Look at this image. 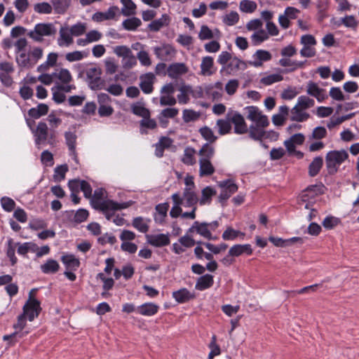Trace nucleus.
I'll use <instances>...</instances> for the list:
<instances>
[{
	"label": "nucleus",
	"mask_w": 359,
	"mask_h": 359,
	"mask_svg": "<svg viewBox=\"0 0 359 359\" xmlns=\"http://www.w3.org/2000/svg\"><path fill=\"white\" fill-rule=\"evenodd\" d=\"M212 285L213 276L210 274H205L198 279L195 287L198 290L203 291L210 287Z\"/></svg>",
	"instance_id": "58836bf2"
},
{
	"label": "nucleus",
	"mask_w": 359,
	"mask_h": 359,
	"mask_svg": "<svg viewBox=\"0 0 359 359\" xmlns=\"http://www.w3.org/2000/svg\"><path fill=\"white\" fill-rule=\"evenodd\" d=\"M22 315L28 318L29 321H32L37 318L41 310V303L37 299H27L22 308Z\"/></svg>",
	"instance_id": "ddd939ff"
},
{
	"label": "nucleus",
	"mask_w": 359,
	"mask_h": 359,
	"mask_svg": "<svg viewBox=\"0 0 359 359\" xmlns=\"http://www.w3.org/2000/svg\"><path fill=\"white\" fill-rule=\"evenodd\" d=\"M327 132L325 127L318 126L313 128L311 135H309V141L320 140L327 136Z\"/></svg>",
	"instance_id": "6e6d98bb"
},
{
	"label": "nucleus",
	"mask_w": 359,
	"mask_h": 359,
	"mask_svg": "<svg viewBox=\"0 0 359 359\" xmlns=\"http://www.w3.org/2000/svg\"><path fill=\"white\" fill-rule=\"evenodd\" d=\"M154 79V75L152 73H147L140 76V86L143 93L150 94L153 92Z\"/></svg>",
	"instance_id": "bb28decb"
},
{
	"label": "nucleus",
	"mask_w": 359,
	"mask_h": 359,
	"mask_svg": "<svg viewBox=\"0 0 359 359\" xmlns=\"http://www.w3.org/2000/svg\"><path fill=\"white\" fill-rule=\"evenodd\" d=\"M168 203H159L156 205L154 218L156 223L162 224L165 222V218L168 215V211L169 209Z\"/></svg>",
	"instance_id": "a878e982"
},
{
	"label": "nucleus",
	"mask_w": 359,
	"mask_h": 359,
	"mask_svg": "<svg viewBox=\"0 0 359 359\" xmlns=\"http://www.w3.org/2000/svg\"><path fill=\"white\" fill-rule=\"evenodd\" d=\"M323 164V159L320 156L313 158L309 167V173L311 177H314L318 174Z\"/></svg>",
	"instance_id": "603ef678"
},
{
	"label": "nucleus",
	"mask_w": 359,
	"mask_h": 359,
	"mask_svg": "<svg viewBox=\"0 0 359 359\" xmlns=\"http://www.w3.org/2000/svg\"><path fill=\"white\" fill-rule=\"evenodd\" d=\"M149 219H144L142 217H137L133 220V226L142 233H146L149 230L148 222Z\"/></svg>",
	"instance_id": "13d9d810"
},
{
	"label": "nucleus",
	"mask_w": 359,
	"mask_h": 359,
	"mask_svg": "<svg viewBox=\"0 0 359 359\" xmlns=\"http://www.w3.org/2000/svg\"><path fill=\"white\" fill-rule=\"evenodd\" d=\"M183 205L187 208L196 207L199 198L195 189H184L182 196Z\"/></svg>",
	"instance_id": "412c9836"
},
{
	"label": "nucleus",
	"mask_w": 359,
	"mask_h": 359,
	"mask_svg": "<svg viewBox=\"0 0 359 359\" xmlns=\"http://www.w3.org/2000/svg\"><path fill=\"white\" fill-rule=\"evenodd\" d=\"M310 115L304 109H302L296 104L294 107L290 110V120L297 122L306 121Z\"/></svg>",
	"instance_id": "7c9ffc66"
},
{
	"label": "nucleus",
	"mask_w": 359,
	"mask_h": 359,
	"mask_svg": "<svg viewBox=\"0 0 359 359\" xmlns=\"http://www.w3.org/2000/svg\"><path fill=\"white\" fill-rule=\"evenodd\" d=\"M168 75L171 79H177L189 72L188 67L182 62H175L168 67Z\"/></svg>",
	"instance_id": "4be33fe9"
},
{
	"label": "nucleus",
	"mask_w": 359,
	"mask_h": 359,
	"mask_svg": "<svg viewBox=\"0 0 359 359\" xmlns=\"http://www.w3.org/2000/svg\"><path fill=\"white\" fill-rule=\"evenodd\" d=\"M257 8L256 2L250 0H242L239 4V9L245 13H252Z\"/></svg>",
	"instance_id": "052dcab7"
},
{
	"label": "nucleus",
	"mask_w": 359,
	"mask_h": 359,
	"mask_svg": "<svg viewBox=\"0 0 359 359\" xmlns=\"http://www.w3.org/2000/svg\"><path fill=\"white\" fill-rule=\"evenodd\" d=\"M102 190H95L94 198L93 201V207L96 210L101 211L109 220L114 216V212L128 208L130 205L129 202L118 203L112 200H102Z\"/></svg>",
	"instance_id": "f257e3e1"
},
{
	"label": "nucleus",
	"mask_w": 359,
	"mask_h": 359,
	"mask_svg": "<svg viewBox=\"0 0 359 359\" xmlns=\"http://www.w3.org/2000/svg\"><path fill=\"white\" fill-rule=\"evenodd\" d=\"M306 93L311 96L316 97L319 102L327 98L326 90L320 88L317 83L311 81L307 84Z\"/></svg>",
	"instance_id": "aec40b11"
},
{
	"label": "nucleus",
	"mask_w": 359,
	"mask_h": 359,
	"mask_svg": "<svg viewBox=\"0 0 359 359\" xmlns=\"http://www.w3.org/2000/svg\"><path fill=\"white\" fill-rule=\"evenodd\" d=\"M48 123V128L53 129L54 131H57V128L62 123V118H60V111H53L47 116L46 118Z\"/></svg>",
	"instance_id": "ea45409f"
},
{
	"label": "nucleus",
	"mask_w": 359,
	"mask_h": 359,
	"mask_svg": "<svg viewBox=\"0 0 359 359\" xmlns=\"http://www.w3.org/2000/svg\"><path fill=\"white\" fill-rule=\"evenodd\" d=\"M245 68V62L238 57H233L226 66L222 67L220 72H226L227 74H233L239 69Z\"/></svg>",
	"instance_id": "5701e85b"
},
{
	"label": "nucleus",
	"mask_w": 359,
	"mask_h": 359,
	"mask_svg": "<svg viewBox=\"0 0 359 359\" xmlns=\"http://www.w3.org/2000/svg\"><path fill=\"white\" fill-rule=\"evenodd\" d=\"M105 72L107 74H114L118 69V65L114 57H107L104 61Z\"/></svg>",
	"instance_id": "69168bd1"
},
{
	"label": "nucleus",
	"mask_w": 359,
	"mask_h": 359,
	"mask_svg": "<svg viewBox=\"0 0 359 359\" xmlns=\"http://www.w3.org/2000/svg\"><path fill=\"white\" fill-rule=\"evenodd\" d=\"M118 8L116 6H111L106 12H96L92 16V20L95 22H102L114 19L116 15Z\"/></svg>",
	"instance_id": "cd10ccee"
},
{
	"label": "nucleus",
	"mask_w": 359,
	"mask_h": 359,
	"mask_svg": "<svg viewBox=\"0 0 359 359\" xmlns=\"http://www.w3.org/2000/svg\"><path fill=\"white\" fill-rule=\"evenodd\" d=\"M247 119L253 122L255 126H268L269 121L268 117L255 106H248L243 109Z\"/></svg>",
	"instance_id": "9b49d317"
},
{
	"label": "nucleus",
	"mask_w": 359,
	"mask_h": 359,
	"mask_svg": "<svg viewBox=\"0 0 359 359\" xmlns=\"http://www.w3.org/2000/svg\"><path fill=\"white\" fill-rule=\"evenodd\" d=\"M34 11L38 14H50L53 6L48 2L37 3L34 5Z\"/></svg>",
	"instance_id": "680f3d73"
},
{
	"label": "nucleus",
	"mask_w": 359,
	"mask_h": 359,
	"mask_svg": "<svg viewBox=\"0 0 359 359\" xmlns=\"http://www.w3.org/2000/svg\"><path fill=\"white\" fill-rule=\"evenodd\" d=\"M147 238L148 243L155 247H163L170 243L169 236L164 233L149 235Z\"/></svg>",
	"instance_id": "c85d7f7f"
},
{
	"label": "nucleus",
	"mask_w": 359,
	"mask_h": 359,
	"mask_svg": "<svg viewBox=\"0 0 359 359\" xmlns=\"http://www.w3.org/2000/svg\"><path fill=\"white\" fill-rule=\"evenodd\" d=\"M245 233L240 231L233 229L232 227L229 226L226 228V229L222 233V238L224 241H233L238 236L244 237Z\"/></svg>",
	"instance_id": "bf43d9fd"
},
{
	"label": "nucleus",
	"mask_w": 359,
	"mask_h": 359,
	"mask_svg": "<svg viewBox=\"0 0 359 359\" xmlns=\"http://www.w3.org/2000/svg\"><path fill=\"white\" fill-rule=\"evenodd\" d=\"M55 13L64 14L70 6L71 0H51Z\"/></svg>",
	"instance_id": "de8ad7c7"
},
{
	"label": "nucleus",
	"mask_w": 359,
	"mask_h": 359,
	"mask_svg": "<svg viewBox=\"0 0 359 359\" xmlns=\"http://www.w3.org/2000/svg\"><path fill=\"white\" fill-rule=\"evenodd\" d=\"M297 104L306 111L314 106L315 101L308 96L301 95L297 99Z\"/></svg>",
	"instance_id": "338daca9"
},
{
	"label": "nucleus",
	"mask_w": 359,
	"mask_h": 359,
	"mask_svg": "<svg viewBox=\"0 0 359 359\" xmlns=\"http://www.w3.org/2000/svg\"><path fill=\"white\" fill-rule=\"evenodd\" d=\"M86 81L90 89L97 90L104 88L105 83L102 79V69L99 67L93 66L86 71Z\"/></svg>",
	"instance_id": "1a4fd4ad"
},
{
	"label": "nucleus",
	"mask_w": 359,
	"mask_h": 359,
	"mask_svg": "<svg viewBox=\"0 0 359 359\" xmlns=\"http://www.w3.org/2000/svg\"><path fill=\"white\" fill-rule=\"evenodd\" d=\"M173 202V205L170 211V215L172 218H177L181 215L182 209L181 205H183L182 198L179 193H175L171 196Z\"/></svg>",
	"instance_id": "c756f323"
},
{
	"label": "nucleus",
	"mask_w": 359,
	"mask_h": 359,
	"mask_svg": "<svg viewBox=\"0 0 359 359\" xmlns=\"http://www.w3.org/2000/svg\"><path fill=\"white\" fill-rule=\"evenodd\" d=\"M348 157L345 150L329 151L325 156V163L330 174L337 172L341 164Z\"/></svg>",
	"instance_id": "423d86ee"
},
{
	"label": "nucleus",
	"mask_w": 359,
	"mask_h": 359,
	"mask_svg": "<svg viewBox=\"0 0 359 359\" xmlns=\"http://www.w3.org/2000/svg\"><path fill=\"white\" fill-rule=\"evenodd\" d=\"M180 93L177 95V100L180 104H185L189 101V95L192 93L190 86L182 85L179 88Z\"/></svg>",
	"instance_id": "49530a36"
},
{
	"label": "nucleus",
	"mask_w": 359,
	"mask_h": 359,
	"mask_svg": "<svg viewBox=\"0 0 359 359\" xmlns=\"http://www.w3.org/2000/svg\"><path fill=\"white\" fill-rule=\"evenodd\" d=\"M40 269L45 274L55 273L58 271L60 265L56 260L49 259L40 266Z\"/></svg>",
	"instance_id": "79ce46f5"
},
{
	"label": "nucleus",
	"mask_w": 359,
	"mask_h": 359,
	"mask_svg": "<svg viewBox=\"0 0 359 359\" xmlns=\"http://www.w3.org/2000/svg\"><path fill=\"white\" fill-rule=\"evenodd\" d=\"M55 79L60 84L57 86V89L65 93H71L76 89V86L72 83L73 77L69 69L60 68L55 71Z\"/></svg>",
	"instance_id": "9d476101"
},
{
	"label": "nucleus",
	"mask_w": 359,
	"mask_h": 359,
	"mask_svg": "<svg viewBox=\"0 0 359 359\" xmlns=\"http://www.w3.org/2000/svg\"><path fill=\"white\" fill-rule=\"evenodd\" d=\"M133 113L137 116L147 118L149 116V111L141 102H137L131 106Z\"/></svg>",
	"instance_id": "e2e57ef3"
},
{
	"label": "nucleus",
	"mask_w": 359,
	"mask_h": 359,
	"mask_svg": "<svg viewBox=\"0 0 359 359\" xmlns=\"http://www.w3.org/2000/svg\"><path fill=\"white\" fill-rule=\"evenodd\" d=\"M196 151L190 147H186L184 150V154L182 157V161L187 165H193L196 163Z\"/></svg>",
	"instance_id": "c03bdc74"
},
{
	"label": "nucleus",
	"mask_w": 359,
	"mask_h": 359,
	"mask_svg": "<svg viewBox=\"0 0 359 359\" xmlns=\"http://www.w3.org/2000/svg\"><path fill=\"white\" fill-rule=\"evenodd\" d=\"M59 55L55 52L49 53L46 60L36 67V72L41 74L38 76L37 80L45 85H50L54 79H55V72L51 74L47 72L56 66L58 60Z\"/></svg>",
	"instance_id": "7ed1b4c3"
},
{
	"label": "nucleus",
	"mask_w": 359,
	"mask_h": 359,
	"mask_svg": "<svg viewBox=\"0 0 359 359\" xmlns=\"http://www.w3.org/2000/svg\"><path fill=\"white\" fill-rule=\"evenodd\" d=\"M199 162V175L201 177L212 175L215 169L210 161H198Z\"/></svg>",
	"instance_id": "a18cd8bd"
},
{
	"label": "nucleus",
	"mask_w": 359,
	"mask_h": 359,
	"mask_svg": "<svg viewBox=\"0 0 359 359\" xmlns=\"http://www.w3.org/2000/svg\"><path fill=\"white\" fill-rule=\"evenodd\" d=\"M154 53L159 60L168 61L175 55L176 50L170 44H163L160 46L154 47Z\"/></svg>",
	"instance_id": "2eb2a0df"
},
{
	"label": "nucleus",
	"mask_w": 359,
	"mask_h": 359,
	"mask_svg": "<svg viewBox=\"0 0 359 359\" xmlns=\"http://www.w3.org/2000/svg\"><path fill=\"white\" fill-rule=\"evenodd\" d=\"M74 42L73 35L68 26L61 27L59 31V36L57 40L60 47H69Z\"/></svg>",
	"instance_id": "a211bd4d"
},
{
	"label": "nucleus",
	"mask_w": 359,
	"mask_h": 359,
	"mask_svg": "<svg viewBox=\"0 0 359 359\" xmlns=\"http://www.w3.org/2000/svg\"><path fill=\"white\" fill-rule=\"evenodd\" d=\"M34 142L38 149L42 146H54L57 142L58 132L48 128L46 123L39 121L32 130Z\"/></svg>",
	"instance_id": "f03ea898"
},
{
	"label": "nucleus",
	"mask_w": 359,
	"mask_h": 359,
	"mask_svg": "<svg viewBox=\"0 0 359 359\" xmlns=\"http://www.w3.org/2000/svg\"><path fill=\"white\" fill-rule=\"evenodd\" d=\"M323 185H311L300 194L299 204L304 205L305 209H309L311 206L313 205L316 197L323 194Z\"/></svg>",
	"instance_id": "0eeeda50"
},
{
	"label": "nucleus",
	"mask_w": 359,
	"mask_h": 359,
	"mask_svg": "<svg viewBox=\"0 0 359 359\" xmlns=\"http://www.w3.org/2000/svg\"><path fill=\"white\" fill-rule=\"evenodd\" d=\"M62 263L66 266L67 270H76L80 265V262L73 255H67L61 257Z\"/></svg>",
	"instance_id": "37998d69"
},
{
	"label": "nucleus",
	"mask_w": 359,
	"mask_h": 359,
	"mask_svg": "<svg viewBox=\"0 0 359 359\" xmlns=\"http://www.w3.org/2000/svg\"><path fill=\"white\" fill-rule=\"evenodd\" d=\"M27 318L25 317V315H20L18 317L17 323L13 325V327L16 331L11 334L4 336V340L13 339L14 338H16L17 337H22L25 336L28 333V332L20 333L18 330L21 331L25 327L27 324Z\"/></svg>",
	"instance_id": "6ab92c4d"
},
{
	"label": "nucleus",
	"mask_w": 359,
	"mask_h": 359,
	"mask_svg": "<svg viewBox=\"0 0 359 359\" xmlns=\"http://www.w3.org/2000/svg\"><path fill=\"white\" fill-rule=\"evenodd\" d=\"M266 127V126H255L252 124L248 128L250 137L254 140L260 141V143H262V139L265 134L264 128Z\"/></svg>",
	"instance_id": "e433bc0d"
},
{
	"label": "nucleus",
	"mask_w": 359,
	"mask_h": 359,
	"mask_svg": "<svg viewBox=\"0 0 359 359\" xmlns=\"http://www.w3.org/2000/svg\"><path fill=\"white\" fill-rule=\"evenodd\" d=\"M15 71L12 62L4 61L0 62V81L3 85L11 86L13 83L12 74Z\"/></svg>",
	"instance_id": "4468645a"
},
{
	"label": "nucleus",
	"mask_w": 359,
	"mask_h": 359,
	"mask_svg": "<svg viewBox=\"0 0 359 359\" xmlns=\"http://www.w3.org/2000/svg\"><path fill=\"white\" fill-rule=\"evenodd\" d=\"M199 161H210L215 155V148L209 143L204 144L198 152Z\"/></svg>",
	"instance_id": "72a5a7b5"
},
{
	"label": "nucleus",
	"mask_w": 359,
	"mask_h": 359,
	"mask_svg": "<svg viewBox=\"0 0 359 359\" xmlns=\"http://www.w3.org/2000/svg\"><path fill=\"white\" fill-rule=\"evenodd\" d=\"M172 295L175 301L180 304L187 302L194 297L187 288L175 291Z\"/></svg>",
	"instance_id": "4c0bfd02"
},
{
	"label": "nucleus",
	"mask_w": 359,
	"mask_h": 359,
	"mask_svg": "<svg viewBox=\"0 0 359 359\" xmlns=\"http://www.w3.org/2000/svg\"><path fill=\"white\" fill-rule=\"evenodd\" d=\"M57 32L55 27L52 23H38L34 29L29 30L27 36L34 41L41 43L45 37L54 36Z\"/></svg>",
	"instance_id": "39448f33"
},
{
	"label": "nucleus",
	"mask_w": 359,
	"mask_h": 359,
	"mask_svg": "<svg viewBox=\"0 0 359 359\" xmlns=\"http://www.w3.org/2000/svg\"><path fill=\"white\" fill-rule=\"evenodd\" d=\"M142 25L141 20L135 17L128 18L123 21V28L128 31H135Z\"/></svg>",
	"instance_id": "4d7b16f0"
},
{
	"label": "nucleus",
	"mask_w": 359,
	"mask_h": 359,
	"mask_svg": "<svg viewBox=\"0 0 359 359\" xmlns=\"http://www.w3.org/2000/svg\"><path fill=\"white\" fill-rule=\"evenodd\" d=\"M218 186L221 189L218 200L222 204L236 193L238 189V185L231 179L219 182Z\"/></svg>",
	"instance_id": "f8f14e48"
},
{
	"label": "nucleus",
	"mask_w": 359,
	"mask_h": 359,
	"mask_svg": "<svg viewBox=\"0 0 359 359\" xmlns=\"http://www.w3.org/2000/svg\"><path fill=\"white\" fill-rule=\"evenodd\" d=\"M216 190L208 186L202 189L201 197L199 198L198 203L201 205H209L211 203L212 197L216 194Z\"/></svg>",
	"instance_id": "f704fd0d"
},
{
	"label": "nucleus",
	"mask_w": 359,
	"mask_h": 359,
	"mask_svg": "<svg viewBox=\"0 0 359 359\" xmlns=\"http://www.w3.org/2000/svg\"><path fill=\"white\" fill-rule=\"evenodd\" d=\"M272 55L271 53L265 50H257L252 55V60L249 64L254 67H260L264 62L271 60Z\"/></svg>",
	"instance_id": "f3484780"
},
{
	"label": "nucleus",
	"mask_w": 359,
	"mask_h": 359,
	"mask_svg": "<svg viewBox=\"0 0 359 359\" xmlns=\"http://www.w3.org/2000/svg\"><path fill=\"white\" fill-rule=\"evenodd\" d=\"M159 310V306L153 302H147L139 306L136 309L137 313L144 316H153Z\"/></svg>",
	"instance_id": "393cba45"
},
{
	"label": "nucleus",
	"mask_w": 359,
	"mask_h": 359,
	"mask_svg": "<svg viewBox=\"0 0 359 359\" xmlns=\"http://www.w3.org/2000/svg\"><path fill=\"white\" fill-rule=\"evenodd\" d=\"M278 64L283 67H291L290 72L294 71L304 66V62L291 60L289 58L283 57L280 59Z\"/></svg>",
	"instance_id": "5fc2aeb1"
},
{
	"label": "nucleus",
	"mask_w": 359,
	"mask_h": 359,
	"mask_svg": "<svg viewBox=\"0 0 359 359\" xmlns=\"http://www.w3.org/2000/svg\"><path fill=\"white\" fill-rule=\"evenodd\" d=\"M231 122L234 126V133L243 135L248 132V127L244 117L238 112H234L230 117Z\"/></svg>",
	"instance_id": "dca6fc26"
},
{
	"label": "nucleus",
	"mask_w": 359,
	"mask_h": 359,
	"mask_svg": "<svg viewBox=\"0 0 359 359\" xmlns=\"http://www.w3.org/2000/svg\"><path fill=\"white\" fill-rule=\"evenodd\" d=\"M121 3L123 4L121 13L124 16L135 15L137 6L133 0H121Z\"/></svg>",
	"instance_id": "09e8293b"
},
{
	"label": "nucleus",
	"mask_w": 359,
	"mask_h": 359,
	"mask_svg": "<svg viewBox=\"0 0 359 359\" xmlns=\"http://www.w3.org/2000/svg\"><path fill=\"white\" fill-rule=\"evenodd\" d=\"M220 32L218 29L212 31L207 25H202L198 33V38L202 40H209L214 37H219Z\"/></svg>",
	"instance_id": "a19ab883"
},
{
	"label": "nucleus",
	"mask_w": 359,
	"mask_h": 359,
	"mask_svg": "<svg viewBox=\"0 0 359 359\" xmlns=\"http://www.w3.org/2000/svg\"><path fill=\"white\" fill-rule=\"evenodd\" d=\"M170 22V18L169 15L163 14L160 18L151 21V22L149 24L148 28L152 32H158L162 27L168 26Z\"/></svg>",
	"instance_id": "2f4dec72"
},
{
	"label": "nucleus",
	"mask_w": 359,
	"mask_h": 359,
	"mask_svg": "<svg viewBox=\"0 0 359 359\" xmlns=\"http://www.w3.org/2000/svg\"><path fill=\"white\" fill-rule=\"evenodd\" d=\"M227 119H219L217 121V126L218 127L219 133L221 135H226L230 133L231 130V125L230 121V114L227 115Z\"/></svg>",
	"instance_id": "864d4df0"
},
{
	"label": "nucleus",
	"mask_w": 359,
	"mask_h": 359,
	"mask_svg": "<svg viewBox=\"0 0 359 359\" xmlns=\"http://www.w3.org/2000/svg\"><path fill=\"white\" fill-rule=\"evenodd\" d=\"M200 74L204 76H210L215 74L214 59L211 56H205L202 58L200 65Z\"/></svg>",
	"instance_id": "b1692460"
},
{
	"label": "nucleus",
	"mask_w": 359,
	"mask_h": 359,
	"mask_svg": "<svg viewBox=\"0 0 359 359\" xmlns=\"http://www.w3.org/2000/svg\"><path fill=\"white\" fill-rule=\"evenodd\" d=\"M218 226L219 222L217 221L210 223L196 221L188 229V233L196 232L208 240H215L216 238L212 236V231H215Z\"/></svg>",
	"instance_id": "6e6552de"
},
{
	"label": "nucleus",
	"mask_w": 359,
	"mask_h": 359,
	"mask_svg": "<svg viewBox=\"0 0 359 359\" xmlns=\"http://www.w3.org/2000/svg\"><path fill=\"white\" fill-rule=\"evenodd\" d=\"M48 106L46 104H39L36 107H32L28 111V115L34 119H38L40 117L45 116L48 112Z\"/></svg>",
	"instance_id": "c9c22d12"
},
{
	"label": "nucleus",
	"mask_w": 359,
	"mask_h": 359,
	"mask_svg": "<svg viewBox=\"0 0 359 359\" xmlns=\"http://www.w3.org/2000/svg\"><path fill=\"white\" fill-rule=\"evenodd\" d=\"M283 80V76L280 74H264L261 78L259 83L264 86H270L273 83L281 81Z\"/></svg>",
	"instance_id": "3c124183"
},
{
	"label": "nucleus",
	"mask_w": 359,
	"mask_h": 359,
	"mask_svg": "<svg viewBox=\"0 0 359 359\" xmlns=\"http://www.w3.org/2000/svg\"><path fill=\"white\" fill-rule=\"evenodd\" d=\"M229 255L233 257H238L244 253L250 255L252 253V250L250 244H237L233 245L229 250Z\"/></svg>",
	"instance_id": "473e14b6"
},
{
	"label": "nucleus",
	"mask_w": 359,
	"mask_h": 359,
	"mask_svg": "<svg viewBox=\"0 0 359 359\" xmlns=\"http://www.w3.org/2000/svg\"><path fill=\"white\" fill-rule=\"evenodd\" d=\"M199 133L209 144L215 142L217 139V137L215 135L212 130L207 126L200 128Z\"/></svg>",
	"instance_id": "774afa93"
},
{
	"label": "nucleus",
	"mask_w": 359,
	"mask_h": 359,
	"mask_svg": "<svg viewBox=\"0 0 359 359\" xmlns=\"http://www.w3.org/2000/svg\"><path fill=\"white\" fill-rule=\"evenodd\" d=\"M65 138L71 154H75L76 135L71 131H67L65 133Z\"/></svg>",
	"instance_id": "0e129e2a"
},
{
	"label": "nucleus",
	"mask_w": 359,
	"mask_h": 359,
	"mask_svg": "<svg viewBox=\"0 0 359 359\" xmlns=\"http://www.w3.org/2000/svg\"><path fill=\"white\" fill-rule=\"evenodd\" d=\"M268 39L269 35L263 29L255 32L250 36L251 42L253 46H259Z\"/></svg>",
	"instance_id": "8fccbe9b"
},
{
	"label": "nucleus",
	"mask_w": 359,
	"mask_h": 359,
	"mask_svg": "<svg viewBox=\"0 0 359 359\" xmlns=\"http://www.w3.org/2000/svg\"><path fill=\"white\" fill-rule=\"evenodd\" d=\"M43 56V49L39 46L30 47L29 50L15 56L19 67L29 69L33 68Z\"/></svg>",
	"instance_id": "20e7f679"
}]
</instances>
